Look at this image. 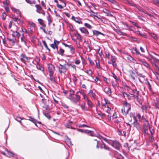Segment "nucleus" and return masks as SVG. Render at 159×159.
I'll return each instance as SVG.
<instances>
[{
	"mask_svg": "<svg viewBox=\"0 0 159 159\" xmlns=\"http://www.w3.org/2000/svg\"><path fill=\"white\" fill-rule=\"evenodd\" d=\"M13 19L14 21H17V22H19L21 24H22L23 23V22L22 21L20 20L19 19L16 17L13 18Z\"/></svg>",
	"mask_w": 159,
	"mask_h": 159,
	"instance_id": "obj_31",
	"label": "nucleus"
},
{
	"mask_svg": "<svg viewBox=\"0 0 159 159\" xmlns=\"http://www.w3.org/2000/svg\"><path fill=\"white\" fill-rule=\"evenodd\" d=\"M80 30L81 32L86 35H89V32L88 30L84 27L80 28Z\"/></svg>",
	"mask_w": 159,
	"mask_h": 159,
	"instance_id": "obj_14",
	"label": "nucleus"
},
{
	"mask_svg": "<svg viewBox=\"0 0 159 159\" xmlns=\"http://www.w3.org/2000/svg\"><path fill=\"white\" fill-rule=\"evenodd\" d=\"M64 50H57V53L59 54H61V55H63V54L64 53Z\"/></svg>",
	"mask_w": 159,
	"mask_h": 159,
	"instance_id": "obj_55",
	"label": "nucleus"
},
{
	"mask_svg": "<svg viewBox=\"0 0 159 159\" xmlns=\"http://www.w3.org/2000/svg\"><path fill=\"white\" fill-rule=\"evenodd\" d=\"M111 61L112 64L114 67L116 68L117 66L116 63L117 58L116 57L113 56L112 55H111Z\"/></svg>",
	"mask_w": 159,
	"mask_h": 159,
	"instance_id": "obj_11",
	"label": "nucleus"
},
{
	"mask_svg": "<svg viewBox=\"0 0 159 159\" xmlns=\"http://www.w3.org/2000/svg\"><path fill=\"white\" fill-rule=\"evenodd\" d=\"M87 101L88 105L90 107H92L93 106L92 104L91 101L89 100V99H87Z\"/></svg>",
	"mask_w": 159,
	"mask_h": 159,
	"instance_id": "obj_40",
	"label": "nucleus"
},
{
	"mask_svg": "<svg viewBox=\"0 0 159 159\" xmlns=\"http://www.w3.org/2000/svg\"><path fill=\"white\" fill-rule=\"evenodd\" d=\"M22 119L20 117V116H17L16 118V120L18 121V122H20V124H21V120Z\"/></svg>",
	"mask_w": 159,
	"mask_h": 159,
	"instance_id": "obj_53",
	"label": "nucleus"
},
{
	"mask_svg": "<svg viewBox=\"0 0 159 159\" xmlns=\"http://www.w3.org/2000/svg\"><path fill=\"white\" fill-rule=\"evenodd\" d=\"M137 100L139 103L140 104H142V101L141 99L140 98H139V96H138L137 97H136Z\"/></svg>",
	"mask_w": 159,
	"mask_h": 159,
	"instance_id": "obj_44",
	"label": "nucleus"
},
{
	"mask_svg": "<svg viewBox=\"0 0 159 159\" xmlns=\"http://www.w3.org/2000/svg\"><path fill=\"white\" fill-rule=\"evenodd\" d=\"M42 102L44 104L43 107L46 110H49L51 109V101L48 99H42Z\"/></svg>",
	"mask_w": 159,
	"mask_h": 159,
	"instance_id": "obj_2",
	"label": "nucleus"
},
{
	"mask_svg": "<svg viewBox=\"0 0 159 159\" xmlns=\"http://www.w3.org/2000/svg\"><path fill=\"white\" fill-rule=\"evenodd\" d=\"M137 74L138 76L140 77H141L143 78H144L145 77V76L142 75V74L141 73H139L138 72H137Z\"/></svg>",
	"mask_w": 159,
	"mask_h": 159,
	"instance_id": "obj_64",
	"label": "nucleus"
},
{
	"mask_svg": "<svg viewBox=\"0 0 159 159\" xmlns=\"http://www.w3.org/2000/svg\"><path fill=\"white\" fill-rule=\"evenodd\" d=\"M69 98L73 103L75 104H76L77 102H79L80 100V96L76 94L73 95H70V97H69Z\"/></svg>",
	"mask_w": 159,
	"mask_h": 159,
	"instance_id": "obj_3",
	"label": "nucleus"
},
{
	"mask_svg": "<svg viewBox=\"0 0 159 159\" xmlns=\"http://www.w3.org/2000/svg\"><path fill=\"white\" fill-rule=\"evenodd\" d=\"M97 137L98 138L100 139H102L103 140H104V141H105V142H108V139H107L105 138H104L102 136H101L99 135H98V136H97Z\"/></svg>",
	"mask_w": 159,
	"mask_h": 159,
	"instance_id": "obj_33",
	"label": "nucleus"
},
{
	"mask_svg": "<svg viewBox=\"0 0 159 159\" xmlns=\"http://www.w3.org/2000/svg\"><path fill=\"white\" fill-rule=\"evenodd\" d=\"M143 129L145 134L147 133L148 129L149 128V125L148 122L147 120H145L143 121Z\"/></svg>",
	"mask_w": 159,
	"mask_h": 159,
	"instance_id": "obj_4",
	"label": "nucleus"
},
{
	"mask_svg": "<svg viewBox=\"0 0 159 159\" xmlns=\"http://www.w3.org/2000/svg\"><path fill=\"white\" fill-rule=\"evenodd\" d=\"M11 9L13 11L16 12L17 14H19L20 16V11L19 10L16 9L14 7L12 8Z\"/></svg>",
	"mask_w": 159,
	"mask_h": 159,
	"instance_id": "obj_20",
	"label": "nucleus"
},
{
	"mask_svg": "<svg viewBox=\"0 0 159 159\" xmlns=\"http://www.w3.org/2000/svg\"><path fill=\"white\" fill-rule=\"evenodd\" d=\"M146 84H147V85L148 86V88L149 90H151V85L149 83V82L148 81H147L146 82Z\"/></svg>",
	"mask_w": 159,
	"mask_h": 159,
	"instance_id": "obj_58",
	"label": "nucleus"
},
{
	"mask_svg": "<svg viewBox=\"0 0 159 159\" xmlns=\"http://www.w3.org/2000/svg\"><path fill=\"white\" fill-rule=\"evenodd\" d=\"M137 117L138 118L139 121H141V116L138 113L136 115Z\"/></svg>",
	"mask_w": 159,
	"mask_h": 159,
	"instance_id": "obj_57",
	"label": "nucleus"
},
{
	"mask_svg": "<svg viewBox=\"0 0 159 159\" xmlns=\"http://www.w3.org/2000/svg\"><path fill=\"white\" fill-rule=\"evenodd\" d=\"M69 92H70V93L69 94V97H70V95L71 94L72 95H75V94H74L75 92L73 90L70 89L69 90Z\"/></svg>",
	"mask_w": 159,
	"mask_h": 159,
	"instance_id": "obj_45",
	"label": "nucleus"
},
{
	"mask_svg": "<svg viewBox=\"0 0 159 159\" xmlns=\"http://www.w3.org/2000/svg\"><path fill=\"white\" fill-rule=\"evenodd\" d=\"M66 65L65 64L62 65L60 64L59 66V71L61 74L62 73H64L66 72L67 69L66 67Z\"/></svg>",
	"mask_w": 159,
	"mask_h": 159,
	"instance_id": "obj_6",
	"label": "nucleus"
},
{
	"mask_svg": "<svg viewBox=\"0 0 159 159\" xmlns=\"http://www.w3.org/2000/svg\"><path fill=\"white\" fill-rule=\"evenodd\" d=\"M43 44L45 46V47L48 50H50L49 49H48V47L47 45L46 42H45V41H43Z\"/></svg>",
	"mask_w": 159,
	"mask_h": 159,
	"instance_id": "obj_59",
	"label": "nucleus"
},
{
	"mask_svg": "<svg viewBox=\"0 0 159 159\" xmlns=\"http://www.w3.org/2000/svg\"><path fill=\"white\" fill-rule=\"evenodd\" d=\"M105 53L106 55V57L109 59V58L110 54L107 51H105Z\"/></svg>",
	"mask_w": 159,
	"mask_h": 159,
	"instance_id": "obj_49",
	"label": "nucleus"
},
{
	"mask_svg": "<svg viewBox=\"0 0 159 159\" xmlns=\"http://www.w3.org/2000/svg\"><path fill=\"white\" fill-rule=\"evenodd\" d=\"M135 95L134 94L131 93L128 94V96H127V98L128 100H130L134 98Z\"/></svg>",
	"mask_w": 159,
	"mask_h": 159,
	"instance_id": "obj_18",
	"label": "nucleus"
},
{
	"mask_svg": "<svg viewBox=\"0 0 159 159\" xmlns=\"http://www.w3.org/2000/svg\"><path fill=\"white\" fill-rule=\"evenodd\" d=\"M122 94L123 97L124 98H126L127 96H128V94L124 92Z\"/></svg>",
	"mask_w": 159,
	"mask_h": 159,
	"instance_id": "obj_63",
	"label": "nucleus"
},
{
	"mask_svg": "<svg viewBox=\"0 0 159 159\" xmlns=\"http://www.w3.org/2000/svg\"><path fill=\"white\" fill-rule=\"evenodd\" d=\"M82 63L83 65H85L86 64V61L84 58H83L82 57H81Z\"/></svg>",
	"mask_w": 159,
	"mask_h": 159,
	"instance_id": "obj_50",
	"label": "nucleus"
},
{
	"mask_svg": "<svg viewBox=\"0 0 159 159\" xmlns=\"http://www.w3.org/2000/svg\"><path fill=\"white\" fill-rule=\"evenodd\" d=\"M60 43L59 41L55 40H54V43H53L52 44L50 45V46L53 49H58V45Z\"/></svg>",
	"mask_w": 159,
	"mask_h": 159,
	"instance_id": "obj_10",
	"label": "nucleus"
},
{
	"mask_svg": "<svg viewBox=\"0 0 159 159\" xmlns=\"http://www.w3.org/2000/svg\"><path fill=\"white\" fill-rule=\"evenodd\" d=\"M3 3L4 4L7 6L5 7V10L7 12H8L9 11V7L8 6V4L7 3V2L6 3H5L4 2H3Z\"/></svg>",
	"mask_w": 159,
	"mask_h": 159,
	"instance_id": "obj_41",
	"label": "nucleus"
},
{
	"mask_svg": "<svg viewBox=\"0 0 159 159\" xmlns=\"http://www.w3.org/2000/svg\"><path fill=\"white\" fill-rule=\"evenodd\" d=\"M130 116L133 118L134 120V121L136 120H137V116H135V115H133V113H131L130 115Z\"/></svg>",
	"mask_w": 159,
	"mask_h": 159,
	"instance_id": "obj_52",
	"label": "nucleus"
},
{
	"mask_svg": "<svg viewBox=\"0 0 159 159\" xmlns=\"http://www.w3.org/2000/svg\"><path fill=\"white\" fill-rule=\"evenodd\" d=\"M77 130L78 131L80 132L81 133H86V134L87 131V130H86V129L84 130V129H77Z\"/></svg>",
	"mask_w": 159,
	"mask_h": 159,
	"instance_id": "obj_35",
	"label": "nucleus"
},
{
	"mask_svg": "<svg viewBox=\"0 0 159 159\" xmlns=\"http://www.w3.org/2000/svg\"><path fill=\"white\" fill-rule=\"evenodd\" d=\"M36 7V11L38 12H39V11H42V8L41 7L39 6V5L36 4L35 6Z\"/></svg>",
	"mask_w": 159,
	"mask_h": 159,
	"instance_id": "obj_21",
	"label": "nucleus"
},
{
	"mask_svg": "<svg viewBox=\"0 0 159 159\" xmlns=\"http://www.w3.org/2000/svg\"><path fill=\"white\" fill-rule=\"evenodd\" d=\"M93 35H95L96 36H98L100 34L104 36V34L96 30H93Z\"/></svg>",
	"mask_w": 159,
	"mask_h": 159,
	"instance_id": "obj_15",
	"label": "nucleus"
},
{
	"mask_svg": "<svg viewBox=\"0 0 159 159\" xmlns=\"http://www.w3.org/2000/svg\"><path fill=\"white\" fill-rule=\"evenodd\" d=\"M103 12L106 13L107 15L108 16L111 17L113 16L112 14L111 13L110 11L106 9L103 10Z\"/></svg>",
	"mask_w": 159,
	"mask_h": 159,
	"instance_id": "obj_16",
	"label": "nucleus"
},
{
	"mask_svg": "<svg viewBox=\"0 0 159 159\" xmlns=\"http://www.w3.org/2000/svg\"><path fill=\"white\" fill-rule=\"evenodd\" d=\"M103 148L105 149L109 150L110 149V148L109 147H107V146H106V145L103 142Z\"/></svg>",
	"mask_w": 159,
	"mask_h": 159,
	"instance_id": "obj_48",
	"label": "nucleus"
},
{
	"mask_svg": "<svg viewBox=\"0 0 159 159\" xmlns=\"http://www.w3.org/2000/svg\"><path fill=\"white\" fill-rule=\"evenodd\" d=\"M86 134H89V135L92 136H95L94 134V132L92 131H90L87 130Z\"/></svg>",
	"mask_w": 159,
	"mask_h": 159,
	"instance_id": "obj_23",
	"label": "nucleus"
},
{
	"mask_svg": "<svg viewBox=\"0 0 159 159\" xmlns=\"http://www.w3.org/2000/svg\"><path fill=\"white\" fill-rule=\"evenodd\" d=\"M36 67L38 69L41 71H43L44 70V68L43 66H41L40 65L39 63L38 62L37 63V65L36 66Z\"/></svg>",
	"mask_w": 159,
	"mask_h": 159,
	"instance_id": "obj_24",
	"label": "nucleus"
},
{
	"mask_svg": "<svg viewBox=\"0 0 159 159\" xmlns=\"http://www.w3.org/2000/svg\"><path fill=\"white\" fill-rule=\"evenodd\" d=\"M72 20H74L76 22H77L79 24L82 23V21L80 20H79L78 18H76L74 16H72Z\"/></svg>",
	"mask_w": 159,
	"mask_h": 159,
	"instance_id": "obj_22",
	"label": "nucleus"
},
{
	"mask_svg": "<svg viewBox=\"0 0 159 159\" xmlns=\"http://www.w3.org/2000/svg\"><path fill=\"white\" fill-rule=\"evenodd\" d=\"M29 120L33 122V123H35L37 122L39 124H40L41 122H37V121L35 119L33 118L32 117H30L29 119Z\"/></svg>",
	"mask_w": 159,
	"mask_h": 159,
	"instance_id": "obj_26",
	"label": "nucleus"
},
{
	"mask_svg": "<svg viewBox=\"0 0 159 159\" xmlns=\"http://www.w3.org/2000/svg\"><path fill=\"white\" fill-rule=\"evenodd\" d=\"M21 42H23L24 44H25L26 39L24 36L23 34H22V37L21 38Z\"/></svg>",
	"mask_w": 159,
	"mask_h": 159,
	"instance_id": "obj_29",
	"label": "nucleus"
},
{
	"mask_svg": "<svg viewBox=\"0 0 159 159\" xmlns=\"http://www.w3.org/2000/svg\"><path fill=\"white\" fill-rule=\"evenodd\" d=\"M25 0V1L27 2L30 4V5H32L33 4H34V2L31 1L30 0Z\"/></svg>",
	"mask_w": 159,
	"mask_h": 159,
	"instance_id": "obj_47",
	"label": "nucleus"
},
{
	"mask_svg": "<svg viewBox=\"0 0 159 159\" xmlns=\"http://www.w3.org/2000/svg\"><path fill=\"white\" fill-rule=\"evenodd\" d=\"M130 116L133 118L134 120V121L136 120H137V116H135V115H133V113H131L130 115Z\"/></svg>",
	"mask_w": 159,
	"mask_h": 159,
	"instance_id": "obj_51",
	"label": "nucleus"
},
{
	"mask_svg": "<svg viewBox=\"0 0 159 159\" xmlns=\"http://www.w3.org/2000/svg\"><path fill=\"white\" fill-rule=\"evenodd\" d=\"M152 104L156 108L159 109V99L156 98V101H154L152 102Z\"/></svg>",
	"mask_w": 159,
	"mask_h": 159,
	"instance_id": "obj_9",
	"label": "nucleus"
},
{
	"mask_svg": "<svg viewBox=\"0 0 159 159\" xmlns=\"http://www.w3.org/2000/svg\"><path fill=\"white\" fill-rule=\"evenodd\" d=\"M149 141L150 142L152 143L154 141V139L152 135L149 136Z\"/></svg>",
	"mask_w": 159,
	"mask_h": 159,
	"instance_id": "obj_43",
	"label": "nucleus"
},
{
	"mask_svg": "<svg viewBox=\"0 0 159 159\" xmlns=\"http://www.w3.org/2000/svg\"><path fill=\"white\" fill-rule=\"evenodd\" d=\"M85 104L83 103L81 104L80 105V107L82 109L83 111H86L87 110V108H86L85 106Z\"/></svg>",
	"mask_w": 159,
	"mask_h": 159,
	"instance_id": "obj_32",
	"label": "nucleus"
},
{
	"mask_svg": "<svg viewBox=\"0 0 159 159\" xmlns=\"http://www.w3.org/2000/svg\"><path fill=\"white\" fill-rule=\"evenodd\" d=\"M104 91L107 94H109L111 93V90L110 88L108 87H105L104 89Z\"/></svg>",
	"mask_w": 159,
	"mask_h": 159,
	"instance_id": "obj_19",
	"label": "nucleus"
},
{
	"mask_svg": "<svg viewBox=\"0 0 159 159\" xmlns=\"http://www.w3.org/2000/svg\"><path fill=\"white\" fill-rule=\"evenodd\" d=\"M84 25L85 26V27H86L87 28L89 29H91L92 28L91 26L90 25L87 23H85L84 24Z\"/></svg>",
	"mask_w": 159,
	"mask_h": 159,
	"instance_id": "obj_46",
	"label": "nucleus"
},
{
	"mask_svg": "<svg viewBox=\"0 0 159 159\" xmlns=\"http://www.w3.org/2000/svg\"><path fill=\"white\" fill-rule=\"evenodd\" d=\"M6 153H7V157H10L11 156H13V154L11 152L8 151L7 150H6Z\"/></svg>",
	"mask_w": 159,
	"mask_h": 159,
	"instance_id": "obj_28",
	"label": "nucleus"
},
{
	"mask_svg": "<svg viewBox=\"0 0 159 159\" xmlns=\"http://www.w3.org/2000/svg\"><path fill=\"white\" fill-rule=\"evenodd\" d=\"M89 95L93 97L94 99H95L96 98V95L95 93H94L93 92L92 90H90L89 93Z\"/></svg>",
	"mask_w": 159,
	"mask_h": 159,
	"instance_id": "obj_17",
	"label": "nucleus"
},
{
	"mask_svg": "<svg viewBox=\"0 0 159 159\" xmlns=\"http://www.w3.org/2000/svg\"><path fill=\"white\" fill-rule=\"evenodd\" d=\"M111 145L117 150H119L121 147V144L120 143L116 141H113L112 142Z\"/></svg>",
	"mask_w": 159,
	"mask_h": 159,
	"instance_id": "obj_5",
	"label": "nucleus"
},
{
	"mask_svg": "<svg viewBox=\"0 0 159 159\" xmlns=\"http://www.w3.org/2000/svg\"><path fill=\"white\" fill-rule=\"evenodd\" d=\"M38 21L39 23L43 26H45L46 25L44 23L43 20L41 19H38Z\"/></svg>",
	"mask_w": 159,
	"mask_h": 159,
	"instance_id": "obj_27",
	"label": "nucleus"
},
{
	"mask_svg": "<svg viewBox=\"0 0 159 159\" xmlns=\"http://www.w3.org/2000/svg\"><path fill=\"white\" fill-rule=\"evenodd\" d=\"M85 72L89 75L92 76V71L90 70H87Z\"/></svg>",
	"mask_w": 159,
	"mask_h": 159,
	"instance_id": "obj_34",
	"label": "nucleus"
},
{
	"mask_svg": "<svg viewBox=\"0 0 159 159\" xmlns=\"http://www.w3.org/2000/svg\"><path fill=\"white\" fill-rule=\"evenodd\" d=\"M63 44L64 45V46L66 47H68V48L70 49V50H74V48H71L70 46L68 45H67L65 44V43H63Z\"/></svg>",
	"mask_w": 159,
	"mask_h": 159,
	"instance_id": "obj_56",
	"label": "nucleus"
},
{
	"mask_svg": "<svg viewBox=\"0 0 159 159\" xmlns=\"http://www.w3.org/2000/svg\"><path fill=\"white\" fill-rule=\"evenodd\" d=\"M48 69L50 75H53L55 70V67L52 64H49L48 65Z\"/></svg>",
	"mask_w": 159,
	"mask_h": 159,
	"instance_id": "obj_7",
	"label": "nucleus"
},
{
	"mask_svg": "<svg viewBox=\"0 0 159 159\" xmlns=\"http://www.w3.org/2000/svg\"><path fill=\"white\" fill-rule=\"evenodd\" d=\"M129 77L131 78L133 81H135V77L136 75L135 73L132 70H129Z\"/></svg>",
	"mask_w": 159,
	"mask_h": 159,
	"instance_id": "obj_12",
	"label": "nucleus"
},
{
	"mask_svg": "<svg viewBox=\"0 0 159 159\" xmlns=\"http://www.w3.org/2000/svg\"><path fill=\"white\" fill-rule=\"evenodd\" d=\"M116 32L120 35H125L126 34L125 33H123L120 31L117 30Z\"/></svg>",
	"mask_w": 159,
	"mask_h": 159,
	"instance_id": "obj_36",
	"label": "nucleus"
},
{
	"mask_svg": "<svg viewBox=\"0 0 159 159\" xmlns=\"http://www.w3.org/2000/svg\"><path fill=\"white\" fill-rule=\"evenodd\" d=\"M124 106L121 109V111L124 115H126L128 114L129 111L131 109V106L129 103L126 101L123 102Z\"/></svg>",
	"mask_w": 159,
	"mask_h": 159,
	"instance_id": "obj_1",
	"label": "nucleus"
},
{
	"mask_svg": "<svg viewBox=\"0 0 159 159\" xmlns=\"http://www.w3.org/2000/svg\"><path fill=\"white\" fill-rule=\"evenodd\" d=\"M20 57L21 61L25 63L26 61H28V57H26L25 55L24 54H22Z\"/></svg>",
	"mask_w": 159,
	"mask_h": 159,
	"instance_id": "obj_13",
	"label": "nucleus"
},
{
	"mask_svg": "<svg viewBox=\"0 0 159 159\" xmlns=\"http://www.w3.org/2000/svg\"><path fill=\"white\" fill-rule=\"evenodd\" d=\"M49 76L50 77V80L51 81V82H55V80L54 78L53 77V75L50 76L49 75Z\"/></svg>",
	"mask_w": 159,
	"mask_h": 159,
	"instance_id": "obj_54",
	"label": "nucleus"
},
{
	"mask_svg": "<svg viewBox=\"0 0 159 159\" xmlns=\"http://www.w3.org/2000/svg\"><path fill=\"white\" fill-rule=\"evenodd\" d=\"M112 77L114 78V79L116 80V82H118L119 81V79L117 77L116 75L113 73H112Z\"/></svg>",
	"mask_w": 159,
	"mask_h": 159,
	"instance_id": "obj_42",
	"label": "nucleus"
},
{
	"mask_svg": "<svg viewBox=\"0 0 159 159\" xmlns=\"http://www.w3.org/2000/svg\"><path fill=\"white\" fill-rule=\"evenodd\" d=\"M150 35L155 40H157V37L154 33H151Z\"/></svg>",
	"mask_w": 159,
	"mask_h": 159,
	"instance_id": "obj_39",
	"label": "nucleus"
},
{
	"mask_svg": "<svg viewBox=\"0 0 159 159\" xmlns=\"http://www.w3.org/2000/svg\"><path fill=\"white\" fill-rule=\"evenodd\" d=\"M142 64L144 66L147 67L148 68H149V64L146 62L144 61H143L142 62Z\"/></svg>",
	"mask_w": 159,
	"mask_h": 159,
	"instance_id": "obj_38",
	"label": "nucleus"
},
{
	"mask_svg": "<svg viewBox=\"0 0 159 159\" xmlns=\"http://www.w3.org/2000/svg\"><path fill=\"white\" fill-rule=\"evenodd\" d=\"M124 146L125 148H127L128 150H129L130 146H129V145L128 143H125L124 144Z\"/></svg>",
	"mask_w": 159,
	"mask_h": 159,
	"instance_id": "obj_37",
	"label": "nucleus"
},
{
	"mask_svg": "<svg viewBox=\"0 0 159 159\" xmlns=\"http://www.w3.org/2000/svg\"><path fill=\"white\" fill-rule=\"evenodd\" d=\"M89 60L90 62V64L91 66H93L94 65V62L92 61L91 59L89 58Z\"/></svg>",
	"mask_w": 159,
	"mask_h": 159,
	"instance_id": "obj_60",
	"label": "nucleus"
},
{
	"mask_svg": "<svg viewBox=\"0 0 159 159\" xmlns=\"http://www.w3.org/2000/svg\"><path fill=\"white\" fill-rule=\"evenodd\" d=\"M6 13H5V12H3V13H2V19L3 20H5V18H6Z\"/></svg>",
	"mask_w": 159,
	"mask_h": 159,
	"instance_id": "obj_62",
	"label": "nucleus"
},
{
	"mask_svg": "<svg viewBox=\"0 0 159 159\" xmlns=\"http://www.w3.org/2000/svg\"><path fill=\"white\" fill-rule=\"evenodd\" d=\"M132 124L133 127L135 128L139 131L141 130V127L138 122V120L134 121Z\"/></svg>",
	"mask_w": 159,
	"mask_h": 159,
	"instance_id": "obj_8",
	"label": "nucleus"
},
{
	"mask_svg": "<svg viewBox=\"0 0 159 159\" xmlns=\"http://www.w3.org/2000/svg\"><path fill=\"white\" fill-rule=\"evenodd\" d=\"M28 23H29V25H30L31 26H32L33 27H35V25L32 22H29Z\"/></svg>",
	"mask_w": 159,
	"mask_h": 159,
	"instance_id": "obj_61",
	"label": "nucleus"
},
{
	"mask_svg": "<svg viewBox=\"0 0 159 159\" xmlns=\"http://www.w3.org/2000/svg\"><path fill=\"white\" fill-rule=\"evenodd\" d=\"M132 52L134 54H136L137 55H142L140 53L139 50H131Z\"/></svg>",
	"mask_w": 159,
	"mask_h": 159,
	"instance_id": "obj_30",
	"label": "nucleus"
},
{
	"mask_svg": "<svg viewBox=\"0 0 159 159\" xmlns=\"http://www.w3.org/2000/svg\"><path fill=\"white\" fill-rule=\"evenodd\" d=\"M132 91L133 93L135 94L134 95H135V96L136 97H137L139 96V91H137L136 89H134L132 90Z\"/></svg>",
	"mask_w": 159,
	"mask_h": 159,
	"instance_id": "obj_25",
	"label": "nucleus"
}]
</instances>
